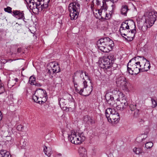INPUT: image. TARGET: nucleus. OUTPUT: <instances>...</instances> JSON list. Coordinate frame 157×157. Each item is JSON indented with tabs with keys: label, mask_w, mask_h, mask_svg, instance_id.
I'll return each mask as SVG.
<instances>
[{
	"label": "nucleus",
	"mask_w": 157,
	"mask_h": 157,
	"mask_svg": "<svg viewBox=\"0 0 157 157\" xmlns=\"http://www.w3.org/2000/svg\"><path fill=\"white\" fill-rule=\"evenodd\" d=\"M113 96L115 97V99L117 98L118 97H121L123 95V93L120 91L118 90H114L113 91Z\"/></svg>",
	"instance_id": "nucleus-22"
},
{
	"label": "nucleus",
	"mask_w": 157,
	"mask_h": 157,
	"mask_svg": "<svg viewBox=\"0 0 157 157\" xmlns=\"http://www.w3.org/2000/svg\"><path fill=\"white\" fill-rule=\"evenodd\" d=\"M47 73L50 75L52 73V72L50 69H48Z\"/></svg>",
	"instance_id": "nucleus-58"
},
{
	"label": "nucleus",
	"mask_w": 157,
	"mask_h": 157,
	"mask_svg": "<svg viewBox=\"0 0 157 157\" xmlns=\"http://www.w3.org/2000/svg\"><path fill=\"white\" fill-rule=\"evenodd\" d=\"M133 151L136 154H139L141 153L142 150L140 148L135 147L133 149Z\"/></svg>",
	"instance_id": "nucleus-37"
},
{
	"label": "nucleus",
	"mask_w": 157,
	"mask_h": 157,
	"mask_svg": "<svg viewBox=\"0 0 157 157\" xmlns=\"http://www.w3.org/2000/svg\"><path fill=\"white\" fill-rule=\"evenodd\" d=\"M143 60H146L147 62L145 63V64H144V67L143 68H141V72H144V71H148V60L147 59H146L144 57H143Z\"/></svg>",
	"instance_id": "nucleus-26"
},
{
	"label": "nucleus",
	"mask_w": 157,
	"mask_h": 157,
	"mask_svg": "<svg viewBox=\"0 0 157 157\" xmlns=\"http://www.w3.org/2000/svg\"><path fill=\"white\" fill-rule=\"evenodd\" d=\"M25 21H28V25H29V21H30L29 20V19H27V20H25Z\"/></svg>",
	"instance_id": "nucleus-61"
},
{
	"label": "nucleus",
	"mask_w": 157,
	"mask_h": 157,
	"mask_svg": "<svg viewBox=\"0 0 157 157\" xmlns=\"http://www.w3.org/2000/svg\"><path fill=\"white\" fill-rule=\"evenodd\" d=\"M130 29V30H128V31H127V32L128 33H129L131 31V32L132 33H134L135 34V33L136 32V25H135V23L134 22V27L133 28H130V29Z\"/></svg>",
	"instance_id": "nucleus-35"
},
{
	"label": "nucleus",
	"mask_w": 157,
	"mask_h": 157,
	"mask_svg": "<svg viewBox=\"0 0 157 157\" xmlns=\"http://www.w3.org/2000/svg\"><path fill=\"white\" fill-rule=\"evenodd\" d=\"M136 57L132 59L128 63L127 66V71L130 74L133 75H136L141 72L140 67L141 65L140 64V62H133L132 61L135 60Z\"/></svg>",
	"instance_id": "nucleus-1"
},
{
	"label": "nucleus",
	"mask_w": 157,
	"mask_h": 157,
	"mask_svg": "<svg viewBox=\"0 0 157 157\" xmlns=\"http://www.w3.org/2000/svg\"><path fill=\"white\" fill-rule=\"evenodd\" d=\"M118 87L121 88L123 90L127 91L128 90L127 86L128 82L126 78L124 76H120L117 78L116 81Z\"/></svg>",
	"instance_id": "nucleus-6"
},
{
	"label": "nucleus",
	"mask_w": 157,
	"mask_h": 157,
	"mask_svg": "<svg viewBox=\"0 0 157 157\" xmlns=\"http://www.w3.org/2000/svg\"><path fill=\"white\" fill-rule=\"evenodd\" d=\"M59 104L61 109L65 111L68 109V111L72 110V109L71 108L67 107L66 106V101L63 98L59 99Z\"/></svg>",
	"instance_id": "nucleus-14"
},
{
	"label": "nucleus",
	"mask_w": 157,
	"mask_h": 157,
	"mask_svg": "<svg viewBox=\"0 0 157 157\" xmlns=\"http://www.w3.org/2000/svg\"><path fill=\"white\" fill-rule=\"evenodd\" d=\"M71 133H72L73 132H72ZM68 139L70 140L71 143L75 144H78L83 142L80 138L77 136L76 133L75 132H74L73 134L72 133L71 135L69 134L68 135Z\"/></svg>",
	"instance_id": "nucleus-10"
},
{
	"label": "nucleus",
	"mask_w": 157,
	"mask_h": 157,
	"mask_svg": "<svg viewBox=\"0 0 157 157\" xmlns=\"http://www.w3.org/2000/svg\"><path fill=\"white\" fill-rule=\"evenodd\" d=\"M50 66L51 67V70L52 71L53 74L60 72L59 66L58 63H51Z\"/></svg>",
	"instance_id": "nucleus-15"
},
{
	"label": "nucleus",
	"mask_w": 157,
	"mask_h": 157,
	"mask_svg": "<svg viewBox=\"0 0 157 157\" xmlns=\"http://www.w3.org/2000/svg\"><path fill=\"white\" fill-rule=\"evenodd\" d=\"M153 146V144L151 142H148L145 144V147L147 148H150Z\"/></svg>",
	"instance_id": "nucleus-42"
},
{
	"label": "nucleus",
	"mask_w": 157,
	"mask_h": 157,
	"mask_svg": "<svg viewBox=\"0 0 157 157\" xmlns=\"http://www.w3.org/2000/svg\"><path fill=\"white\" fill-rule=\"evenodd\" d=\"M116 58L113 53H110L107 56L103 57L100 64V67L106 70L110 68L111 64L113 61L116 60Z\"/></svg>",
	"instance_id": "nucleus-4"
},
{
	"label": "nucleus",
	"mask_w": 157,
	"mask_h": 157,
	"mask_svg": "<svg viewBox=\"0 0 157 157\" xmlns=\"http://www.w3.org/2000/svg\"><path fill=\"white\" fill-rule=\"evenodd\" d=\"M120 32L121 35L123 37H124V36H123V35H124V36H126L125 37H127V34H126L125 33H124V31H123L124 33H121V31H120Z\"/></svg>",
	"instance_id": "nucleus-52"
},
{
	"label": "nucleus",
	"mask_w": 157,
	"mask_h": 157,
	"mask_svg": "<svg viewBox=\"0 0 157 157\" xmlns=\"http://www.w3.org/2000/svg\"><path fill=\"white\" fill-rule=\"evenodd\" d=\"M127 98L125 97L124 95V94H123V95L121 97H117V98L116 99V100L120 101L121 103L125 105L126 107L128 105V103L127 101Z\"/></svg>",
	"instance_id": "nucleus-16"
},
{
	"label": "nucleus",
	"mask_w": 157,
	"mask_h": 157,
	"mask_svg": "<svg viewBox=\"0 0 157 157\" xmlns=\"http://www.w3.org/2000/svg\"><path fill=\"white\" fill-rule=\"evenodd\" d=\"M78 75V72L77 71L74 73L72 76V82L74 84L75 91L80 95H82L83 89L80 90L78 88V83L76 82L75 79V77H77Z\"/></svg>",
	"instance_id": "nucleus-12"
},
{
	"label": "nucleus",
	"mask_w": 157,
	"mask_h": 157,
	"mask_svg": "<svg viewBox=\"0 0 157 157\" xmlns=\"http://www.w3.org/2000/svg\"><path fill=\"white\" fill-rule=\"evenodd\" d=\"M134 22L132 20H129L122 22L120 27V31H121V33H123V31L129 29L130 28H133Z\"/></svg>",
	"instance_id": "nucleus-8"
},
{
	"label": "nucleus",
	"mask_w": 157,
	"mask_h": 157,
	"mask_svg": "<svg viewBox=\"0 0 157 157\" xmlns=\"http://www.w3.org/2000/svg\"><path fill=\"white\" fill-rule=\"evenodd\" d=\"M0 94L3 93L5 91V88L3 84L0 80Z\"/></svg>",
	"instance_id": "nucleus-32"
},
{
	"label": "nucleus",
	"mask_w": 157,
	"mask_h": 157,
	"mask_svg": "<svg viewBox=\"0 0 157 157\" xmlns=\"http://www.w3.org/2000/svg\"><path fill=\"white\" fill-rule=\"evenodd\" d=\"M105 115L108 121L113 125V123H117L120 119L119 113L115 109L107 108L105 111Z\"/></svg>",
	"instance_id": "nucleus-2"
},
{
	"label": "nucleus",
	"mask_w": 157,
	"mask_h": 157,
	"mask_svg": "<svg viewBox=\"0 0 157 157\" xmlns=\"http://www.w3.org/2000/svg\"><path fill=\"white\" fill-rule=\"evenodd\" d=\"M106 101L105 103L109 104L111 106H113V102L109 99V98H107L106 96H105V98Z\"/></svg>",
	"instance_id": "nucleus-34"
},
{
	"label": "nucleus",
	"mask_w": 157,
	"mask_h": 157,
	"mask_svg": "<svg viewBox=\"0 0 157 157\" xmlns=\"http://www.w3.org/2000/svg\"><path fill=\"white\" fill-rule=\"evenodd\" d=\"M157 20V12L156 11L150 12L145 19V22L147 24V28H150Z\"/></svg>",
	"instance_id": "nucleus-5"
},
{
	"label": "nucleus",
	"mask_w": 157,
	"mask_h": 157,
	"mask_svg": "<svg viewBox=\"0 0 157 157\" xmlns=\"http://www.w3.org/2000/svg\"><path fill=\"white\" fill-rule=\"evenodd\" d=\"M1 62L2 63H3L4 64L6 62L5 60L3 59H2V61Z\"/></svg>",
	"instance_id": "nucleus-60"
},
{
	"label": "nucleus",
	"mask_w": 157,
	"mask_h": 157,
	"mask_svg": "<svg viewBox=\"0 0 157 157\" xmlns=\"http://www.w3.org/2000/svg\"><path fill=\"white\" fill-rule=\"evenodd\" d=\"M83 121L84 122L88 123H90L91 124H94L95 123L94 121L93 120L92 117L88 116H85L84 117Z\"/></svg>",
	"instance_id": "nucleus-23"
},
{
	"label": "nucleus",
	"mask_w": 157,
	"mask_h": 157,
	"mask_svg": "<svg viewBox=\"0 0 157 157\" xmlns=\"http://www.w3.org/2000/svg\"><path fill=\"white\" fill-rule=\"evenodd\" d=\"M112 6H113L112 10L111 11H110V12L109 13H106L105 14V20H109L112 17V14L113 12H114V10L113 8V6L112 5Z\"/></svg>",
	"instance_id": "nucleus-29"
},
{
	"label": "nucleus",
	"mask_w": 157,
	"mask_h": 157,
	"mask_svg": "<svg viewBox=\"0 0 157 157\" xmlns=\"http://www.w3.org/2000/svg\"><path fill=\"white\" fill-rule=\"evenodd\" d=\"M68 10L71 20L76 19L80 10V5L78 2H74L69 4Z\"/></svg>",
	"instance_id": "nucleus-3"
},
{
	"label": "nucleus",
	"mask_w": 157,
	"mask_h": 157,
	"mask_svg": "<svg viewBox=\"0 0 157 157\" xmlns=\"http://www.w3.org/2000/svg\"><path fill=\"white\" fill-rule=\"evenodd\" d=\"M126 107H127L125 105H123V104H122L121 103L120 104L117 105L116 106V109L117 110L122 111L124 110L125 108H126Z\"/></svg>",
	"instance_id": "nucleus-30"
},
{
	"label": "nucleus",
	"mask_w": 157,
	"mask_h": 157,
	"mask_svg": "<svg viewBox=\"0 0 157 157\" xmlns=\"http://www.w3.org/2000/svg\"><path fill=\"white\" fill-rule=\"evenodd\" d=\"M14 80L16 82H18V78H16L14 79Z\"/></svg>",
	"instance_id": "nucleus-63"
},
{
	"label": "nucleus",
	"mask_w": 157,
	"mask_h": 157,
	"mask_svg": "<svg viewBox=\"0 0 157 157\" xmlns=\"http://www.w3.org/2000/svg\"><path fill=\"white\" fill-rule=\"evenodd\" d=\"M27 143L24 140L22 139L21 140L20 145L22 149H25L27 146Z\"/></svg>",
	"instance_id": "nucleus-31"
},
{
	"label": "nucleus",
	"mask_w": 157,
	"mask_h": 157,
	"mask_svg": "<svg viewBox=\"0 0 157 157\" xmlns=\"http://www.w3.org/2000/svg\"><path fill=\"white\" fill-rule=\"evenodd\" d=\"M78 151L79 153L80 156L84 155L85 154L87 155L86 150V148L82 147H79Z\"/></svg>",
	"instance_id": "nucleus-24"
},
{
	"label": "nucleus",
	"mask_w": 157,
	"mask_h": 157,
	"mask_svg": "<svg viewBox=\"0 0 157 157\" xmlns=\"http://www.w3.org/2000/svg\"><path fill=\"white\" fill-rule=\"evenodd\" d=\"M35 1L36 9L38 11H41L42 10V7H41V6L43 3L42 0H35Z\"/></svg>",
	"instance_id": "nucleus-18"
},
{
	"label": "nucleus",
	"mask_w": 157,
	"mask_h": 157,
	"mask_svg": "<svg viewBox=\"0 0 157 157\" xmlns=\"http://www.w3.org/2000/svg\"><path fill=\"white\" fill-rule=\"evenodd\" d=\"M48 3L43 2V4L41 6V7H42V10H47L48 6Z\"/></svg>",
	"instance_id": "nucleus-36"
},
{
	"label": "nucleus",
	"mask_w": 157,
	"mask_h": 157,
	"mask_svg": "<svg viewBox=\"0 0 157 157\" xmlns=\"http://www.w3.org/2000/svg\"><path fill=\"white\" fill-rule=\"evenodd\" d=\"M11 156L9 151L4 150L0 151V157H11Z\"/></svg>",
	"instance_id": "nucleus-20"
},
{
	"label": "nucleus",
	"mask_w": 157,
	"mask_h": 157,
	"mask_svg": "<svg viewBox=\"0 0 157 157\" xmlns=\"http://www.w3.org/2000/svg\"><path fill=\"white\" fill-rule=\"evenodd\" d=\"M148 65L147 68H148V71L150 69V68L151 67V66H150V64L149 61H148Z\"/></svg>",
	"instance_id": "nucleus-55"
},
{
	"label": "nucleus",
	"mask_w": 157,
	"mask_h": 157,
	"mask_svg": "<svg viewBox=\"0 0 157 157\" xmlns=\"http://www.w3.org/2000/svg\"><path fill=\"white\" fill-rule=\"evenodd\" d=\"M80 157H87V155H86L85 154L84 155H83L82 156H80Z\"/></svg>",
	"instance_id": "nucleus-62"
},
{
	"label": "nucleus",
	"mask_w": 157,
	"mask_h": 157,
	"mask_svg": "<svg viewBox=\"0 0 157 157\" xmlns=\"http://www.w3.org/2000/svg\"><path fill=\"white\" fill-rule=\"evenodd\" d=\"M21 48H18L17 49V52L18 53H20L21 52Z\"/></svg>",
	"instance_id": "nucleus-54"
},
{
	"label": "nucleus",
	"mask_w": 157,
	"mask_h": 157,
	"mask_svg": "<svg viewBox=\"0 0 157 157\" xmlns=\"http://www.w3.org/2000/svg\"><path fill=\"white\" fill-rule=\"evenodd\" d=\"M44 151L45 154L48 157H50L52 153V149L49 147L45 146L44 148Z\"/></svg>",
	"instance_id": "nucleus-19"
},
{
	"label": "nucleus",
	"mask_w": 157,
	"mask_h": 157,
	"mask_svg": "<svg viewBox=\"0 0 157 157\" xmlns=\"http://www.w3.org/2000/svg\"><path fill=\"white\" fill-rule=\"evenodd\" d=\"M23 128V126L21 124L17 125V129L19 131H22Z\"/></svg>",
	"instance_id": "nucleus-44"
},
{
	"label": "nucleus",
	"mask_w": 157,
	"mask_h": 157,
	"mask_svg": "<svg viewBox=\"0 0 157 157\" xmlns=\"http://www.w3.org/2000/svg\"><path fill=\"white\" fill-rule=\"evenodd\" d=\"M134 36L133 37H131L127 36V37H124V38L128 41H131L133 39V37H134Z\"/></svg>",
	"instance_id": "nucleus-46"
},
{
	"label": "nucleus",
	"mask_w": 157,
	"mask_h": 157,
	"mask_svg": "<svg viewBox=\"0 0 157 157\" xmlns=\"http://www.w3.org/2000/svg\"><path fill=\"white\" fill-rule=\"evenodd\" d=\"M26 6L28 8H29L31 10H33L36 9L35 1V0H32L26 4Z\"/></svg>",
	"instance_id": "nucleus-21"
},
{
	"label": "nucleus",
	"mask_w": 157,
	"mask_h": 157,
	"mask_svg": "<svg viewBox=\"0 0 157 157\" xmlns=\"http://www.w3.org/2000/svg\"><path fill=\"white\" fill-rule=\"evenodd\" d=\"M34 85H35L36 86H38V87H40L42 85V84L40 83L38 81H36V82L34 83Z\"/></svg>",
	"instance_id": "nucleus-47"
},
{
	"label": "nucleus",
	"mask_w": 157,
	"mask_h": 157,
	"mask_svg": "<svg viewBox=\"0 0 157 157\" xmlns=\"http://www.w3.org/2000/svg\"><path fill=\"white\" fill-rule=\"evenodd\" d=\"M107 98H109V99L111 100L112 101L114 102V99L115 98V97L113 95H110L109 97H108Z\"/></svg>",
	"instance_id": "nucleus-48"
},
{
	"label": "nucleus",
	"mask_w": 157,
	"mask_h": 157,
	"mask_svg": "<svg viewBox=\"0 0 157 157\" xmlns=\"http://www.w3.org/2000/svg\"><path fill=\"white\" fill-rule=\"evenodd\" d=\"M134 111L133 113V116L134 117H138L139 113V110L138 109H136Z\"/></svg>",
	"instance_id": "nucleus-43"
},
{
	"label": "nucleus",
	"mask_w": 157,
	"mask_h": 157,
	"mask_svg": "<svg viewBox=\"0 0 157 157\" xmlns=\"http://www.w3.org/2000/svg\"><path fill=\"white\" fill-rule=\"evenodd\" d=\"M89 88L90 89V91L88 94H87L85 95V96H88L90 95L91 94V92L93 90V87L92 86H91V87H89Z\"/></svg>",
	"instance_id": "nucleus-49"
},
{
	"label": "nucleus",
	"mask_w": 157,
	"mask_h": 157,
	"mask_svg": "<svg viewBox=\"0 0 157 157\" xmlns=\"http://www.w3.org/2000/svg\"><path fill=\"white\" fill-rule=\"evenodd\" d=\"M136 104H130L129 105L128 110L129 113L132 114V112L136 109Z\"/></svg>",
	"instance_id": "nucleus-25"
},
{
	"label": "nucleus",
	"mask_w": 157,
	"mask_h": 157,
	"mask_svg": "<svg viewBox=\"0 0 157 157\" xmlns=\"http://www.w3.org/2000/svg\"><path fill=\"white\" fill-rule=\"evenodd\" d=\"M147 137V136H146V137H145V138H141V141H142L143 140L145 139V138H146V137Z\"/></svg>",
	"instance_id": "nucleus-64"
},
{
	"label": "nucleus",
	"mask_w": 157,
	"mask_h": 157,
	"mask_svg": "<svg viewBox=\"0 0 157 157\" xmlns=\"http://www.w3.org/2000/svg\"><path fill=\"white\" fill-rule=\"evenodd\" d=\"M84 73L85 74V76H87L88 78V79L90 80V78H89V76H88V73H86V72H85Z\"/></svg>",
	"instance_id": "nucleus-57"
},
{
	"label": "nucleus",
	"mask_w": 157,
	"mask_h": 157,
	"mask_svg": "<svg viewBox=\"0 0 157 157\" xmlns=\"http://www.w3.org/2000/svg\"><path fill=\"white\" fill-rule=\"evenodd\" d=\"M12 14L13 16L15 17L17 19H22L25 22V24L28 25V21H25L24 16V13L23 11L20 10H13Z\"/></svg>",
	"instance_id": "nucleus-11"
},
{
	"label": "nucleus",
	"mask_w": 157,
	"mask_h": 157,
	"mask_svg": "<svg viewBox=\"0 0 157 157\" xmlns=\"http://www.w3.org/2000/svg\"><path fill=\"white\" fill-rule=\"evenodd\" d=\"M152 103V107L153 108L155 107L157 105V100L153 98H151Z\"/></svg>",
	"instance_id": "nucleus-41"
},
{
	"label": "nucleus",
	"mask_w": 157,
	"mask_h": 157,
	"mask_svg": "<svg viewBox=\"0 0 157 157\" xmlns=\"http://www.w3.org/2000/svg\"><path fill=\"white\" fill-rule=\"evenodd\" d=\"M115 61V60H114L110 64V68H112L111 69H113V70L115 69L117 67V65L114 63Z\"/></svg>",
	"instance_id": "nucleus-40"
},
{
	"label": "nucleus",
	"mask_w": 157,
	"mask_h": 157,
	"mask_svg": "<svg viewBox=\"0 0 157 157\" xmlns=\"http://www.w3.org/2000/svg\"><path fill=\"white\" fill-rule=\"evenodd\" d=\"M36 81V77L34 75H32L29 77V82L31 85H34Z\"/></svg>",
	"instance_id": "nucleus-27"
},
{
	"label": "nucleus",
	"mask_w": 157,
	"mask_h": 157,
	"mask_svg": "<svg viewBox=\"0 0 157 157\" xmlns=\"http://www.w3.org/2000/svg\"><path fill=\"white\" fill-rule=\"evenodd\" d=\"M102 24L104 25L102 27L104 28H108L109 25V23L107 20H105V18H104V20H103L102 22Z\"/></svg>",
	"instance_id": "nucleus-33"
},
{
	"label": "nucleus",
	"mask_w": 157,
	"mask_h": 157,
	"mask_svg": "<svg viewBox=\"0 0 157 157\" xmlns=\"http://www.w3.org/2000/svg\"><path fill=\"white\" fill-rule=\"evenodd\" d=\"M77 71L78 72V74L79 75H82V74L83 73V71L82 70H79L78 71Z\"/></svg>",
	"instance_id": "nucleus-50"
},
{
	"label": "nucleus",
	"mask_w": 157,
	"mask_h": 157,
	"mask_svg": "<svg viewBox=\"0 0 157 157\" xmlns=\"http://www.w3.org/2000/svg\"><path fill=\"white\" fill-rule=\"evenodd\" d=\"M92 4L91 5L90 7L91 8V9L93 10V9L94 8V0L92 1Z\"/></svg>",
	"instance_id": "nucleus-51"
},
{
	"label": "nucleus",
	"mask_w": 157,
	"mask_h": 157,
	"mask_svg": "<svg viewBox=\"0 0 157 157\" xmlns=\"http://www.w3.org/2000/svg\"><path fill=\"white\" fill-rule=\"evenodd\" d=\"M38 97H45L44 100H47V95L45 90L41 88H39L36 90L33 96V99L34 101H37Z\"/></svg>",
	"instance_id": "nucleus-7"
},
{
	"label": "nucleus",
	"mask_w": 157,
	"mask_h": 157,
	"mask_svg": "<svg viewBox=\"0 0 157 157\" xmlns=\"http://www.w3.org/2000/svg\"><path fill=\"white\" fill-rule=\"evenodd\" d=\"M45 97H38V99L37 101H34L35 102L40 104H42L44 103L46 100H44Z\"/></svg>",
	"instance_id": "nucleus-28"
},
{
	"label": "nucleus",
	"mask_w": 157,
	"mask_h": 157,
	"mask_svg": "<svg viewBox=\"0 0 157 157\" xmlns=\"http://www.w3.org/2000/svg\"><path fill=\"white\" fill-rule=\"evenodd\" d=\"M12 8L9 6H7L6 8H4V10L5 12L9 13H12L13 11L12 10Z\"/></svg>",
	"instance_id": "nucleus-38"
},
{
	"label": "nucleus",
	"mask_w": 157,
	"mask_h": 157,
	"mask_svg": "<svg viewBox=\"0 0 157 157\" xmlns=\"http://www.w3.org/2000/svg\"><path fill=\"white\" fill-rule=\"evenodd\" d=\"M3 117V115L1 111L0 110V120H2Z\"/></svg>",
	"instance_id": "nucleus-53"
},
{
	"label": "nucleus",
	"mask_w": 157,
	"mask_h": 157,
	"mask_svg": "<svg viewBox=\"0 0 157 157\" xmlns=\"http://www.w3.org/2000/svg\"><path fill=\"white\" fill-rule=\"evenodd\" d=\"M78 136L80 138L82 141L83 142L85 140L86 138L84 136V133L83 132H82L80 133H78Z\"/></svg>",
	"instance_id": "nucleus-39"
},
{
	"label": "nucleus",
	"mask_w": 157,
	"mask_h": 157,
	"mask_svg": "<svg viewBox=\"0 0 157 157\" xmlns=\"http://www.w3.org/2000/svg\"><path fill=\"white\" fill-rule=\"evenodd\" d=\"M83 85L84 86L82 88L80 89V90L83 89V91L84 89L86 88L88 86V85L87 84V82L85 80L83 82Z\"/></svg>",
	"instance_id": "nucleus-45"
},
{
	"label": "nucleus",
	"mask_w": 157,
	"mask_h": 157,
	"mask_svg": "<svg viewBox=\"0 0 157 157\" xmlns=\"http://www.w3.org/2000/svg\"><path fill=\"white\" fill-rule=\"evenodd\" d=\"M43 2L45 3H49L50 0H43Z\"/></svg>",
	"instance_id": "nucleus-56"
},
{
	"label": "nucleus",
	"mask_w": 157,
	"mask_h": 157,
	"mask_svg": "<svg viewBox=\"0 0 157 157\" xmlns=\"http://www.w3.org/2000/svg\"><path fill=\"white\" fill-rule=\"evenodd\" d=\"M25 3L26 4H28V3L30 2H31L32 0H24Z\"/></svg>",
	"instance_id": "nucleus-59"
},
{
	"label": "nucleus",
	"mask_w": 157,
	"mask_h": 157,
	"mask_svg": "<svg viewBox=\"0 0 157 157\" xmlns=\"http://www.w3.org/2000/svg\"><path fill=\"white\" fill-rule=\"evenodd\" d=\"M108 37H104L99 39L97 42V45L98 48L101 51L105 47L108 41Z\"/></svg>",
	"instance_id": "nucleus-13"
},
{
	"label": "nucleus",
	"mask_w": 157,
	"mask_h": 157,
	"mask_svg": "<svg viewBox=\"0 0 157 157\" xmlns=\"http://www.w3.org/2000/svg\"><path fill=\"white\" fill-rule=\"evenodd\" d=\"M129 9H128V7L127 5H123L122 6L121 9V14L124 16H126L127 12Z\"/></svg>",
	"instance_id": "nucleus-17"
},
{
	"label": "nucleus",
	"mask_w": 157,
	"mask_h": 157,
	"mask_svg": "<svg viewBox=\"0 0 157 157\" xmlns=\"http://www.w3.org/2000/svg\"><path fill=\"white\" fill-rule=\"evenodd\" d=\"M108 39L106 44L105 47L102 49L101 52H103L107 53L109 52L110 51L112 50L113 47L114 46V44L113 41L109 37L107 38Z\"/></svg>",
	"instance_id": "nucleus-9"
}]
</instances>
